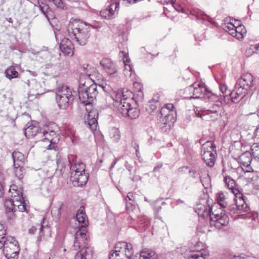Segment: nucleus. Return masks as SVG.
<instances>
[{"label": "nucleus", "instance_id": "obj_1", "mask_svg": "<svg viewBox=\"0 0 259 259\" xmlns=\"http://www.w3.org/2000/svg\"><path fill=\"white\" fill-rule=\"evenodd\" d=\"M89 26L94 29L101 27L99 25L88 24L82 21L74 20L69 23L67 32L69 36L78 45L83 46L87 44L90 36Z\"/></svg>", "mask_w": 259, "mask_h": 259}, {"label": "nucleus", "instance_id": "obj_2", "mask_svg": "<svg viewBox=\"0 0 259 259\" xmlns=\"http://www.w3.org/2000/svg\"><path fill=\"white\" fill-rule=\"evenodd\" d=\"M254 85L253 76L249 73L243 74L236 81L234 90L229 93L234 103H237L246 96Z\"/></svg>", "mask_w": 259, "mask_h": 259}, {"label": "nucleus", "instance_id": "obj_3", "mask_svg": "<svg viewBox=\"0 0 259 259\" xmlns=\"http://www.w3.org/2000/svg\"><path fill=\"white\" fill-rule=\"evenodd\" d=\"M76 156L71 155L68 156V163L71 170L70 178L73 182H76L77 186L81 187L88 181V176L85 173V165L81 162L73 163Z\"/></svg>", "mask_w": 259, "mask_h": 259}, {"label": "nucleus", "instance_id": "obj_4", "mask_svg": "<svg viewBox=\"0 0 259 259\" xmlns=\"http://www.w3.org/2000/svg\"><path fill=\"white\" fill-rule=\"evenodd\" d=\"M55 100L60 109L66 110L71 107L74 101L72 90L66 85H61L56 90Z\"/></svg>", "mask_w": 259, "mask_h": 259}, {"label": "nucleus", "instance_id": "obj_5", "mask_svg": "<svg viewBox=\"0 0 259 259\" xmlns=\"http://www.w3.org/2000/svg\"><path fill=\"white\" fill-rule=\"evenodd\" d=\"M3 248L4 254L7 259H18L20 251L18 242L12 236L0 241V249Z\"/></svg>", "mask_w": 259, "mask_h": 259}, {"label": "nucleus", "instance_id": "obj_6", "mask_svg": "<svg viewBox=\"0 0 259 259\" xmlns=\"http://www.w3.org/2000/svg\"><path fill=\"white\" fill-rule=\"evenodd\" d=\"M203 211L201 215L204 217H209L210 221V226H214L218 229H221L224 226H227L229 222L228 217L222 212L219 214L218 212L212 211L213 207L207 208L203 206Z\"/></svg>", "mask_w": 259, "mask_h": 259}, {"label": "nucleus", "instance_id": "obj_7", "mask_svg": "<svg viewBox=\"0 0 259 259\" xmlns=\"http://www.w3.org/2000/svg\"><path fill=\"white\" fill-rule=\"evenodd\" d=\"M98 87L96 84L89 87H81L78 89V97L80 102L85 105L91 104L98 94Z\"/></svg>", "mask_w": 259, "mask_h": 259}, {"label": "nucleus", "instance_id": "obj_8", "mask_svg": "<svg viewBox=\"0 0 259 259\" xmlns=\"http://www.w3.org/2000/svg\"><path fill=\"white\" fill-rule=\"evenodd\" d=\"M215 144L211 141H207L201 147V155L205 164L212 166L215 162L217 151Z\"/></svg>", "mask_w": 259, "mask_h": 259}, {"label": "nucleus", "instance_id": "obj_9", "mask_svg": "<svg viewBox=\"0 0 259 259\" xmlns=\"http://www.w3.org/2000/svg\"><path fill=\"white\" fill-rule=\"evenodd\" d=\"M174 106L172 104H167L161 108L158 114V120L161 124L165 126V130L169 129L170 124L175 121L174 111L172 110Z\"/></svg>", "mask_w": 259, "mask_h": 259}, {"label": "nucleus", "instance_id": "obj_10", "mask_svg": "<svg viewBox=\"0 0 259 259\" xmlns=\"http://www.w3.org/2000/svg\"><path fill=\"white\" fill-rule=\"evenodd\" d=\"M110 254L112 257H123L132 258L133 254V246L131 244L125 242H119L116 244L114 250Z\"/></svg>", "mask_w": 259, "mask_h": 259}, {"label": "nucleus", "instance_id": "obj_11", "mask_svg": "<svg viewBox=\"0 0 259 259\" xmlns=\"http://www.w3.org/2000/svg\"><path fill=\"white\" fill-rule=\"evenodd\" d=\"M9 192L11 194V197L14 202H16V206L19 211L21 212L28 211V207L26 206L25 202L22 197V193L21 190L18 189L15 185L10 186Z\"/></svg>", "mask_w": 259, "mask_h": 259}, {"label": "nucleus", "instance_id": "obj_12", "mask_svg": "<svg viewBox=\"0 0 259 259\" xmlns=\"http://www.w3.org/2000/svg\"><path fill=\"white\" fill-rule=\"evenodd\" d=\"M222 106L220 103H214L209 109L207 110H202L201 113L200 112H195L198 117L202 118L204 120H212L217 119L221 114Z\"/></svg>", "mask_w": 259, "mask_h": 259}, {"label": "nucleus", "instance_id": "obj_13", "mask_svg": "<svg viewBox=\"0 0 259 259\" xmlns=\"http://www.w3.org/2000/svg\"><path fill=\"white\" fill-rule=\"evenodd\" d=\"M189 90L193 92V96L191 98L197 99L206 96L209 100H216L217 99V96L208 91L205 84L203 83H199L197 84L194 83L189 87Z\"/></svg>", "mask_w": 259, "mask_h": 259}, {"label": "nucleus", "instance_id": "obj_14", "mask_svg": "<svg viewBox=\"0 0 259 259\" xmlns=\"http://www.w3.org/2000/svg\"><path fill=\"white\" fill-rule=\"evenodd\" d=\"M25 83L29 90V96L42 95L49 91L45 88L44 81L38 82L35 79H32L28 80Z\"/></svg>", "mask_w": 259, "mask_h": 259}, {"label": "nucleus", "instance_id": "obj_15", "mask_svg": "<svg viewBox=\"0 0 259 259\" xmlns=\"http://www.w3.org/2000/svg\"><path fill=\"white\" fill-rule=\"evenodd\" d=\"M87 230L85 227H79L75 234L73 247L75 250L78 248L85 246L89 244V236L87 234Z\"/></svg>", "mask_w": 259, "mask_h": 259}, {"label": "nucleus", "instance_id": "obj_16", "mask_svg": "<svg viewBox=\"0 0 259 259\" xmlns=\"http://www.w3.org/2000/svg\"><path fill=\"white\" fill-rule=\"evenodd\" d=\"M235 204L230 205L229 207V210L233 214L241 213L244 212H248L249 210L247 205L243 198L242 194H239V196L236 197Z\"/></svg>", "mask_w": 259, "mask_h": 259}, {"label": "nucleus", "instance_id": "obj_17", "mask_svg": "<svg viewBox=\"0 0 259 259\" xmlns=\"http://www.w3.org/2000/svg\"><path fill=\"white\" fill-rule=\"evenodd\" d=\"M100 64L110 77L116 76L118 72V67L116 64L109 58H104Z\"/></svg>", "mask_w": 259, "mask_h": 259}, {"label": "nucleus", "instance_id": "obj_18", "mask_svg": "<svg viewBox=\"0 0 259 259\" xmlns=\"http://www.w3.org/2000/svg\"><path fill=\"white\" fill-rule=\"evenodd\" d=\"M78 252L76 253L74 259H92L94 251L90 245L78 248Z\"/></svg>", "mask_w": 259, "mask_h": 259}, {"label": "nucleus", "instance_id": "obj_19", "mask_svg": "<svg viewBox=\"0 0 259 259\" xmlns=\"http://www.w3.org/2000/svg\"><path fill=\"white\" fill-rule=\"evenodd\" d=\"M60 48L63 53L65 55H72L73 54V45L71 40L68 38H64L62 39Z\"/></svg>", "mask_w": 259, "mask_h": 259}, {"label": "nucleus", "instance_id": "obj_20", "mask_svg": "<svg viewBox=\"0 0 259 259\" xmlns=\"http://www.w3.org/2000/svg\"><path fill=\"white\" fill-rule=\"evenodd\" d=\"M98 116V112L96 109H92L88 113L86 122L92 130H96Z\"/></svg>", "mask_w": 259, "mask_h": 259}, {"label": "nucleus", "instance_id": "obj_21", "mask_svg": "<svg viewBox=\"0 0 259 259\" xmlns=\"http://www.w3.org/2000/svg\"><path fill=\"white\" fill-rule=\"evenodd\" d=\"M224 181L227 187L235 195L236 197L239 196L238 186L236 182L230 176H226L224 178Z\"/></svg>", "mask_w": 259, "mask_h": 259}, {"label": "nucleus", "instance_id": "obj_22", "mask_svg": "<svg viewBox=\"0 0 259 259\" xmlns=\"http://www.w3.org/2000/svg\"><path fill=\"white\" fill-rule=\"evenodd\" d=\"M203 250H189L184 253V257L186 259H205L206 254Z\"/></svg>", "mask_w": 259, "mask_h": 259}, {"label": "nucleus", "instance_id": "obj_23", "mask_svg": "<svg viewBox=\"0 0 259 259\" xmlns=\"http://www.w3.org/2000/svg\"><path fill=\"white\" fill-rule=\"evenodd\" d=\"M132 92L128 91L126 92L119 91H118L114 97L113 100L116 103L121 102V101H125L130 102L132 101L133 98H131Z\"/></svg>", "mask_w": 259, "mask_h": 259}, {"label": "nucleus", "instance_id": "obj_24", "mask_svg": "<svg viewBox=\"0 0 259 259\" xmlns=\"http://www.w3.org/2000/svg\"><path fill=\"white\" fill-rule=\"evenodd\" d=\"M76 218L78 223L81 224L80 227H85L86 228L88 224V221L87 215L83 207H81L78 209L76 214Z\"/></svg>", "mask_w": 259, "mask_h": 259}, {"label": "nucleus", "instance_id": "obj_25", "mask_svg": "<svg viewBox=\"0 0 259 259\" xmlns=\"http://www.w3.org/2000/svg\"><path fill=\"white\" fill-rule=\"evenodd\" d=\"M14 166L23 165L25 163V158L24 155L19 151H14L12 153Z\"/></svg>", "mask_w": 259, "mask_h": 259}, {"label": "nucleus", "instance_id": "obj_26", "mask_svg": "<svg viewBox=\"0 0 259 259\" xmlns=\"http://www.w3.org/2000/svg\"><path fill=\"white\" fill-rule=\"evenodd\" d=\"M43 135L45 137L44 139H47L51 143H55L59 140V134L53 130H45L43 132Z\"/></svg>", "mask_w": 259, "mask_h": 259}, {"label": "nucleus", "instance_id": "obj_27", "mask_svg": "<svg viewBox=\"0 0 259 259\" xmlns=\"http://www.w3.org/2000/svg\"><path fill=\"white\" fill-rule=\"evenodd\" d=\"M38 130L39 128L38 126L29 125L25 129L24 134L26 137L30 138L36 135Z\"/></svg>", "mask_w": 259, "mask_h": 259}, {"label": "nucleus", "instance_id": "obj_28", "mask_svg": "<svg viewBox=\"0 0 259 259\" xmlns=\"http://www.w3.org/2000/svg\"><path fill=\"white\" fill-rule=\"evenodd\" d=\"M252 155L250 153L246 152L242 153L239 157V160L243 166H249L251 161Z\"/></svg>", "mask_w": 259, "mask_h": 259}, {"label": "nucleus", "instance_id": "obj_29", "mask_svg": "<svg viewBox=\"0 0 259 259\" xmlns=\"http://www.w3.org/2000/svg\"><path fill=\"white\" fill-rule=\"evenodd\" d=\"M5 207L6 208V211L7 212H11V211H15L19 210L18 207L16 206V202H14L12 199L11 198L10 200H6L4 203Z\"/></svg>", "mask_w": 259, "mask_h": 259}, {"label": "nucleus", "instance_id": "obj_30", "mask_svg": "<svg viewBox=\"0 0 259 259\" xmlns=\"http://www.w3.org/2000/svg\"><path fill=\"white\" fill-rule=\"evenodd\" d=\"M118 103L119 104L118 105V109L119 111L123 115H125L126 111L129 110L130 108L131 107V104L130 102L125 101H121V102H119Z\"/></svg>", "mask_w": 259, "mask_h": 259}, {"label": "nucleus", "instance_id": "obj_31", "mask_svg": "<svg viewBox=\"0 0 259 259\" xmlns=\"http://www.w3.org/2000/svg\"><path fill=\"white\" fill-rule=\"evenodd\" d=\"M126 112L125 115L123 116H128L131 119H135L138 117L140 114V110L137 108H133L131 107L127 111L124 110Z\"/></svg>", "mask_w": 259, "mask_h": 259}, {"label": "nucleus", "instance_id": "obj_32", "mask_svg": "<svg viewBox=\"0 0 259 259\" xmlns=\"http://www.w3.org/2000/svg\"><path fill=\"white\" fill-rule=\"evenodd\" d=\"M6 77L9 79L17 78L18 76V72L15 70L14 66H10L5 70Z\"/></svg>", "mask_w": 259, "mask_h": 259}, {"label": "nucleus", "instance_id": "obj_33", "mask_svg": "<svg viewBox=\"0 0 259 259\" xmlns=\"http://www.w3.org/2000/svg\"><path fill=\"white\" fill-rule=\"evenodd\" d=\"M160 107V104L157 100L153 99L151 100L148 105L147 110L150 113L154 112L158 107Z\"/></svg>", "mask_w": 259, "mask_h": 259}, {"label": "nucleus", "instance_id": "obj_34", "mask_svg": "<svg viewBox=\"0 0 259 259\" xmlns=\"http://www.w3.org/2000/svg\"><path fill=\"white\" fill-rule=\"evenodd\" d=\"M14 172L15 176L17 177L19 180H21L23 178L24 174L25 173V169L23 165H16L14 166Z\"/></svg>", "mask_w": 259, "mask_h": 259}, {"label": "nucleus", "instance_id": "obj_35", "mask_svg": "<svg viewBox=\"0 0 259 259\" xmlns=\"http://www.w3.org/2000/svg\"><path fill=\"white\" fill-rule=\"evenodd\" d=\"M216 199L218 204L222 207L225 208L227 206L225 195L222 192L218 193L216 195Z\"/></svg>", "mask_w": 259, "mask_h": 259}, {"label": "nucleus", "instance_id": "obj_36", "mask_svg": "<svg viewBox=\"0 0 259 259\" xmlns=\"http://www.w3.org/2000/svg\"><path fill=\"white\" fill-rule=\"evenodd\" d=\"M226 31H227L230 35L237 38L236 26L232 23H229L224 28Z\"/></svg>", "mask_w": 259, "mask_h": 259}, {"label": "nucleus", "instance_id": "obj_37", "mask_svg": "<svg viewBox=\"0 0 259 259\" xmlns=\"http://www.w3.org/2000/svg\"><path fill=\"white\" fill-rule=\"evenodd\" d=\"M259 44L251 45L245 51V55L247 57L250 56L253 53H259Z\"/></svg>", "mask_w": 259, "mask_h": 259}, {"label": "nucleus", "instance_id": "obj_38", "mask_svg": "<svg viewBox=\"0 0 259 259\" xmlns=\"http://www.w3.org/2000/svg\"><path fill=\"white\" fill-rule=\"evenodd\" d=\"M110 136L113 141L115 142H118L120 138L119 130L115 128H112L110 132Z\"/></svg>", "mask_w": 259, "mask_h": 259}, {"label": "nucleus", "instance_id": "obj_39", "mask_svg": "<svg viewBox=\"0 0 259 259\" xmlns=\"http://www.w3.org/2000/svg\"><path fill=\"white\" fill-rule=\"evenodd\" d=\"M68 162L66 158L59 157L57 159L56 164L57 165V168L62 171L65 168L66 163Z\"/></svg>", "mask_w": 259, "mask_h": 259}, {"label": "nucleus", "instance_id": "obj_40", "mask_svg": "<svg viewBox=\"0 0 259 259\" xmlns=\"http://www.w3.org/2000/svg\"><path fill=\"white\" fill-rule=\"evenodd\" d=\"M237 38L238 39H241L243 37V34L246 32V30L244 26L238 24L236 26Z\"/></svg>", "mask_w": 259, "mask_h": 259}, {"label": "nucleus", "instance_id": "obj_41", "mask_svg": "<svg viewBox=\"0 0 259 259\" xmlns=\"http://www.w3.org/2000/svg\"><path fill=\"white\" fill-rule=\"evenodd\" d=\"M126 209H130L133 205L132 202L134 201V196L132 193L130 192L125 198Z\"/></svg>", "mask_w": 259, "mask_h": 259}, {"label": "nucleus", "instance_id": "obj_42", "mask_svg": "<svg viewBox=\"0 0 259 259\" xmlns=\"http://www.w3.org/2000/svg\"><path fill=\"white\" fill-rule=\"evenodd\" d=\"M243 166L245 167V169H243L245 177H246V174H249V175L248 177H247V179L248 180H250V181L253 180V175L254 174H253V170L252 168L250 166V165L249 166Z\"/></svg>", "mask_w": 259, "mask_h": 259}, {"label": "nucleus", "instance_id": "obj_43", "mask_svg": "<svg viewBox=\"0 0 259 259\" xmlns=\"http://www.w3.org/2000/svg\"><path fill=\"white\" fill-rule=\"evenodd\" d=\"M252 154L253 157H256L259 159V144H254L251 146Z\"/></svg>", "mask_w": 259, "mask_h": 259}, {"label": "nucleus", "instance_id": "obj_44", "mask_svg": "<svg viewBox=\"0 0 259 259\" xmlns=\"http://www.w3.org/2000/svg\"><path fill=\"white\" fill-rule=\"evenodd\" d=\"M219 88H220V91L223 94L222 96L224 98H225L226 97H227L228 96H229L230 97V96L229 95V93H231L232 92H230V91H228L227 87L226 85L224 84H220Z\"/></svg>", "mask_w": 259, "mask_h": 259}, {"label": "nucleus", "instance_id": "obj_45", "mask_svg": "<svg viewBox=\"0 0 259 259\" xmlns=\"http://www.w3.org/2000/svg\"><path fill=\"white\" fill-rule=\"evenodd\" d=\"M119 7V3H113L111 4L109 7L107 8V10H110L111 12V15L113 18V16L114 15V13L116 11L117 9Z\"/></svg>", "mask_w": 259, "mask_h": 259}, {"label": "nucleus", "instance_id": "obj_46", "mask_svg": "<svg viewBox=\"0 0 259 259\" xmlns=\"http://www.w3.org/2000/svg\"><path fill=\"white\" fill-rule=\"evenodd\" d=\"M100 14L102 17L106 19H111L113 18L111 15L110 10H107V9L101 11Z\"/></svg>", "mask_w": 259, "mask_h": 259}, {"label": "nucleus", "instance_id": "obj_47", "mask_svg": "<svg viewBox=\"0 0 259 259\" xmlns=\"http://www.w3.org/2000/svg\"><path fill=\"white\" fill-rule=\"evenodd\" d=\"M50 2H53L55 6L58 8L64 9L65 4L62 0H48Z\"/></svg>", "mask_w": 259, "mask_h": 259}, {"label": "nucleus", "instance_id": "obj_48", "mask_svg": "<svg viewBox=\"0 0 259 259\" xmlns=\"http://www.w3.org/2000/svg\"><path fill=\"white\" fill-rule=\"evenodd\" d=\"M45 16L49 22H50V20H53L55 18L53 12L50 8L48 10L47 12H46ZM50 23L51 24V22H50Z\"/></svg>", "mask_w": 259, "mask_h": 259}, {"label": "nucleus", "instance_id": "obj_49", "mask_svg": "<svg viewBox=\"0 0 259 259\" xmlns=\"http://www.w3.org/2000/svg\"><path fill=\"white\" fill-rule=\"evenodd\" d=\"M200 181L205 188H207L209 186L210 182V178L208 175H206L205 178H200Z\"/></svg>", "mask_w": 259, "mask_h": 259}, {"label": "nucleus", "instance_id": "obj_50", "mask_svg": "<svg viewBox=\"0 0 259 259\" xmlns=\"http://www.w3.org/2000/svg\"><path fill=\"white\" fill-rule=\"evenodd\" d=\"M119 55L120 56H122L123 57V63L124 64V65H125V63L126 64H130V59L129 58H128V57H127V53H126L125 51H120V53H119Z\"/></svg>", "mask_w": 259, "mask_h": 259}, {"label": "nucleus", "instance_id": "obj_51", "mask_svg": "<svg viewBox=\"0 0 259 259\" xmlns=\"http://www.w3.org/2000/svg\"><path fill=\"white\" fill-rule=\"evenodd\" d=\"M4 180V176L2 172L0 171V197H2L3 195V191L4 190V186L2 184V182Z\"/></svg>", "mask_w": 259, "mask_h": 259}, {"label": "nucleus", "instance_id": "obj_52", "mask_svg": "<svg viewBox=\"0 0 259 259\" xmlns=\"http://www.w3.org/2000/svg\"><path fill=\"white\" fill-rule=\"evenodd\" d=\"M38 4L39 5L38 7L39 8L40 11L45 16L46 12H47L49 8V6L47 5H44V6H42L41 5L39 4V2H38Z\"/></svg>", "mask_w": 259, "mask_h": 259}, {"label": "nucleus", "instance_id": "obj_53", "mask_svg": "<svg viewBox=\"0 0 259 259\" xmlns=\"http://www.w3.org/2000/svg\"><path fill=\"white\" fill-rule=\"evenodd\" d=\"M231 259H256L254 257L247 256H241L240 255H234L233 256Z\"/></svg>", "mask_w": 259, "mask_h": 259}, {"label": "nucleus", "instance_id": "obj_54", "mask_svg": "<svg viewBox=\"0 0 259 259\" xmlns=\"http://www.w3.org/2000/svg\"><path fill=\"white\" fill-rule=\"evenodd\" d=\"M158 2L161 3L162 5L168 4L170 3L171 5H174L175 2L173 0H158Z\"/></svg>", "mask_w": 259, "mask_h": 259}, {"label": "nucleus", "instance_id": "obj_55", "mask_svg": "<svg viewBox=\"0 0 259 259\" xmlns=\"http://www.w3.org/2000/svg\"><path fill=\"white\" fill-rule=\"evenodd\" d=\"M134 86L135 88L137 89V91L139 92H141L142 89V85L139 82H135L134 83Z\"/></svg>", "mask_w": 259, "mask_h": 259}, {"label": "nucleus", "instance_id": "obj_56", "mask_svg": "<svg viewBox=\"0 0 259 259\" xmlns=\"http://www.w3.org/2000/svg\"><path fill=\"white\" fill-rule=\"evenodd\" d=\"M254 137L259 139V127H256L254 132Z\"/></svg>", "mask_w": 259, "mask_h": 259}, {"label": "nucleus", "instance_id": "obj_57", "mask_svg": "<svg viewBox=\"0 0 259 259\" xmlns=\"http://www.w3.org/2000/svg\"><path fill=\"white\" fill-rule=\"evenodd\" d=\"M45 218H43L42 219V221L41 222V227L39 228V232L40 233H41L42 232V230H43V229L44 228H45L46 227L42 225V223H44V221H45Z\"/></svg>", "mask_w": 259, "mask_h": 259}, {"label": "nucleus", "instance_id": "obj_58", "mask_svg": "<svg viewBox=\"0 0 259 259\" xmlns=\"http://www.w3.org/2000/svg\"><path fill=\"white\" fill-rule=\"evenodd\" d=\"M135 145L136 146L135 147V148L136 149V154L137 157H139V154H140L139 150V145H137L136 144H135Z\"/></svg>", "mask_w": 259, "mask_h": 259}, {"label": "nucleus", "instance_id": "obj_59", "mask_svg": "<svg viewBox=\"0 0 259 259\" xmlns=\"http://www.w3.org/2000/svg\"><path fill=\"white\" fill-rule=\"evenodd\" d=\"M36 231V228L35 227H32L29 230V232L30 234H34Z\"/></svg>", "mask_w": 259, "mask_h": 259}, {"label": "nucleus", "instance_id": "obj_60", "mask_svg": "<svg viewBox=\"0 0 259 259\" xmlns=\"http://www.w3.org/2000/svg\"><path fill=\"white\" fill-rule=\"evenodd\" d=\"M162 164H161V163L158 164L157 166L154 167V168L153 169V171H156L158 170L159 169H160L162 167Z\"/></svg>", "mask_w": 259, "mask_h": 259}, {"label": "nucleus", "instance_id": "obj_61", "mask_svg": "<svg viewBox=\"0 0 259 259\" xmlns=\"http://www.w3.org/2000/svg\"><path fill=\"white\" fill-rule=\"evenodd\" d=\"M109 259H132V258H128L123 257H112V255L110 254Z\"/></svg>", "mask_w": 259, "mask_h": 259}, {"label": "nucleus", "instance_id": "obj_62", "mask_svg": "<svg viewBox=\"0 0 259 259\" xmlns=\"http://www.w3.org/2000/svg\"><path fill=\"white\" fill-rule=\"evenodd\" d=\"M124 66H125V70H128L130 71L132 70V67H131L130 64H128L125 63V65H124Z\"/></svg>", "mask_w": 259, "mask_h": 259}, {"label": "nucleus", "instance_id": "obj_63", "mask_svg": "<svg viewBox=\"0 0 259 259\" xmlns=\"http://www.w3.org/2000/svg\"><path fill=\"white\" fill-rule=\"evenodd\" d=\"M117 161H118V159L117 158H115L114 159L112 164H111V165L110 167V169H112L114 167V166L116 164Z\"/></svg>", "mask_w": 259, "mask_h": 259}, {"label": "nucleus", "instance_id": "obj_64", "mask_svg": "<svg viewBox=\"0 0 259 259\" xmlns=\"http://www.w3.org/2000/svg\"><path fill=\"white\" fill-rule=\"evenodd\" d=\"M27 71H28L31 74H32L34 76H36L37 74L36 72L31 71L30 70H28Z\"/></svg>", "mask_w": 259, "mask_h": 259}]
</instances>
